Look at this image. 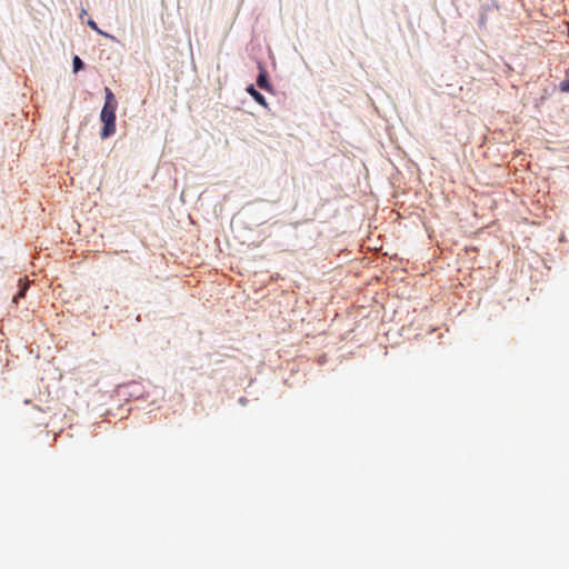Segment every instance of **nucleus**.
Segmentation results:
<instances>
[{"label":"nucleus","instance_id":"2","mask_svg":"<svg viewBox=\"0 0 569 569\" xmlns=\"http://www.w3.org/2000/svg\"><path fill=\"white\" fill-rule=\"evenodd\" d=\"M259 69H260V72L258 74V78H257V84L259 88L261 89H264V90H270L271 87L268 82V74H267V71L263 67L259 66Z\"/></svg>","mask_w":569,"mask_h":569},{"label":"nucleus","instance_id":"7","mask_svg":"<svg viewBox=\"0 0 569 569\" xmlns=\"http://www.w3.org/2000/svg\"><path fill=\"white\" fill-rule=\"evenodd\" d=\"M28 289V283H24L21 290L14 296L13 302H17L18 299L22 298L24 296L26 290Z\"/></svg>","mask_w":569,"mask_h":569},{"label":"nucleus","instance_id":"8","mask_svg":"<svg viewBox=\"0 0 569 569\" xmlns=\"http://www.w3.org/2000/svg\"><path fill=\"white\" fill-rule=\"evenodd\" d=\"M88 24H89V27H90L91 29H93V30H94V31H97L98 33L106 36V33H104V32H102V31L98 28L97 23H96L93 20H89V21H88Z\"/></svg>","mask_w":569,"mask_h":569},{"label":"nucleus","instance_id":"4","mask_svg":"<svg viewBox=\"0 0 569 569\" xmlns=\"http://www.w3.org/2000/svg\"><path fill=\"white\" fill-rule=\"evenodd\" d=\"M104 93H106V101H104L103 107L117 108L118 103H117V100H116L112 91L109 88H106Z\"/></svg>","mask_w":569,"mask_h":569},{"label":"nucleus","instance_id":"1","mask_svg":"<svg viewBox=\"0 0 569 569\" xmlns=\"http://www.w3.org/2000/svg\"><path fill=\"white\" fill-rule=\"evenodd\" d=\"M116 110L117 108L102 107L100 120L103 127L100 132L102 139H107L116 132Z\"/></svg>","mask_w":569,"mask_h":569},{"label":"nucleus","instance_id":"6","mask_svg":"<svg viewBox=\"0 0 569 569\" xmlns=\"http://www.w3.org/2000/svg\"><path fill=\"white\" fill-rule=\"evenodd\" d=\"M72 66H73V72H78L79 70H81L83 68V62L78 56H74L73 60H72Z\"/></svg>","mask_w":569,"mask_h":569},{"label":"nucleus","instance_id":"5","mask_svg":"<svg viewBox=\"0 0 569 569\" xmlns=\"http://www.w3.org/2000/svg\"><path fill=\"white\" fill-rule=\"evenodd\" d=\"M559 90L561 92H569V68L566 70V78L559 83Z\"/></svg>","mask_w":569,"mask_h":569},{"label":"nucleus","instance_id":"3","mask_svg":"<svg viewBox=\"0 0 569 569\" xmlns=\"http://www.w3.org/2000/svg\"><path fill=\"white\" fill-rule=\"evenodd\" d=\"M247 91L256 102H258L260 106L267 107L264 97L259 91H257L252 84L248 87Z\"/></svg>","mask_w":569,"mask_h":569}]
</instances>
